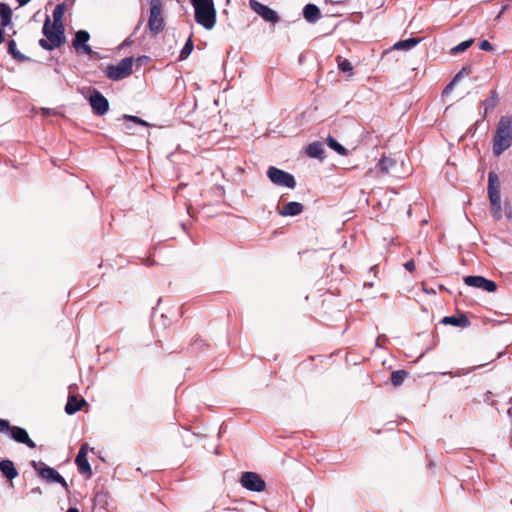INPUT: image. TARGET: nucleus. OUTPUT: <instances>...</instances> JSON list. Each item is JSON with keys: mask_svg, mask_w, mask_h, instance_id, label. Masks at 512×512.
Wrapping results in <instances>:
<instances>
[{"mask_svg": "<svg viewBox=\"0 0 512 512\" xmlns=\"http://www.w3.org/2000/svg\"><path fill=\"white\" fill-rule=\"evenodd\" d=\"M84 405H86L84 398H78L75 395H70L65 405V412L69 415H72L81 410Z\"/></svg>", "mask_w": 512, "mask_h": 512, "instance_id": "obj_17", "label": "nucleus"}, {"mask_svg": "<svg viewBox=\"0 0 512 512\" xmlns=\"http://www.w3.org/2000/svg\"><path fill=\"white\" fill-rule=\"evenodd\" d=\"M1 26L6 27L11 23L12 10L6 3H0Z\"/></svg>", "mask_w": 512, "mask_h": 512, "instance_id": "obj_23", "label": "nucleus"}, {"mask_svg": "<svg viewBox=\"0 0 512 512\" xmlns=\"http://www.w3.org/2000/svg\"><path fill=\"white\" fill-rule=\"evenodd\" d=\"M472 43H473L472 39L464 41V42L460 43L459 45L453 47L451 49V53L457 54V53L464 52L466 49H468L472 45Z\"/></svg>", "mask_w": 512, "mask_h": 512, "instance_id": "obj_33", "label": "nucleus"}, {"mask_svg": "<svg viewBox=\"0 0 512 512\" xmlns=\"http://www.w3.org/2000/svg\"><path fill=\"white\" fill-rule=\"evenodd\" d=\"M327 145L331 149L336 151L339 155H342V156L348 155V150L345 147H343L340 143H338L337 140L334 139L332 136L327 137Z\"/></svg>", "mask_w": 512, "mask_h": 512, "instance_id": "obj_26", "label": "nucleus"}, {"mask_svg": "<svg viewBox=\"0 0 512 512\" xmlns=\"http://www.w3.org/2000/svg\"><path fill=\"white\" fill-rule=\"evenodd\" d=\"M512 145V118L502 116L499 119L493 138V154L500 156Z\"/></svg>", "mask_w": 512, "mask_h": 512, "instance_id": "obj_2", "label": "nucleus"}, {"mask_svg": "<svg viewBox=\"0 0 512 512\" xmlns=\"http://www.w3.org/2000/svg\"><path fill=\"white\" fill-rule=\"evenodd\" d=\"M8 53L16 60L23 62L27 60V57L20 53V51L17 49L16 42L14 40H10L8 42L7 47Z\"/></svg>", "mask_w": 512, "mask_h": 512, "instance_id": "obj_24", "label": "nucleus"}, {"mask_svg": "<svg viewBox=\"0 0 512 512\" xmlns=\"http://www.w3.org/2000/svg\"><path fill=\"white\" fill-rule=\"evenodd\" d=\"M4 41V31L2 27L0 26V44Z\"/></svg>", "mask_w": 512, "mask_h": 512, "instance_id": "obj_39", "label": "nucleus"}, {"mask_svg": "<svg viewBox=\"0 0 512 512\" xmlns=\"http://www.w3.org/2000/svg\"><path fill=\"white\" fill-rule=\"evenodd\" d=\"M464 283L467 286L482 289L487 292H495L497 289V285L494 281L486 279L483 276H466L464 277Z\"/></svg>", "mask_w": 512, "mask_h": 512, "instance_id": "obj_12", "label": "nucleus"}, {"mask_svg": "<svg viewBox=\"0 0 512 512\" xmlns=\"http://www.w3.org/2000/svg\"><path fill=\"white\" fill-rule=\"evenodd\" d=\"M303 16L306 21L315 23L321 18V11L315 4H307L303 9Z\"/></svg>", "mask_w": 512, "mask_h": 512, "instance_id": "obj_19", "label": "nucleus"}, {"mask_svg": "<svg viewBox=\"0 0 512 512\" xmlns=\"http://www.w3.org/2000/svg\"><path fill=\"white\" fill-rule=\"evenodd\" d=\"M194 7L195 21L207 30L216 24V9L213 0H190Z\"/></svg>", "mask_w": 512, "mask_h": 512, "instance_id": "obj_3", "label": "nucleus"}, {"mask_svg": "<svg viewBox=\"0 0 512 512\" xmlns=\"http://www.w3.org/2000/svg\"><path fill=\"white\" fill-rule=\"evenodd\" d=\"M19 4V6H24L28 4L31 0H16Z\"/></svg>", "mask_w": 512, "mask_h": 512, "instance_id": "obj_37", "label": "nucleus"}, {"mask_svg": "<svg viewBox=\"0 0 512 512\" xmlns=\"http://www.w3.org/2000/svg\"><path fill=\"white\" fill-rule=\"evenodd\" d=\"M306 153L311 158L323 159L324 146L321 142L315 141L307 146Z\"/></svg>", "mask_w": 512, "mask_h": 512, "instance_id": "obj_21", "label": "nucleus"}, {"mask_svg": "<svg viewBox=\"0 0 512 512\" xmlns=\"http://www.w3.org/2000/svg\"><path fill=\"white\" fill-rule=\"evenodd\" d=\"M452 375V373H450ZM460 375V372H457L455 374H453V376H459Z\"/></svg>", "mask_w": 512, "mask_h": 512, "instance_id": "obj_42", "label": "nucleus"}, {"mask_svg": "<svg viewBox=\"0 0 512 512\" xmlns=\"http://www.w3.org/2000/svg\"><path fill=\"white\" fill-rule=\"evenodd\" d=\"M162 0H150V15L148 19V29L153 35L163 31L165 22L162 16Z\"/></svg>", "mask_w": 512, "mask_h": 512, "instance_id": "obj_5", "label": "nucleus"}, {"mask_svg": "<svg viewBox=\"0 0 512 512\" xmlns=\"http://www.w3.org/2000/svg\"><path fill=\"white\" fill-rule=\"evenodd\" d=\"M267 176L270 181L277 186H284L290 189L296 187V180L294 176L277 167L270 166L267 170Z\"/></svg>", "mask_w": 512, "mask_h": 512, "instance_id": "obj_9", "label": "nucleus"}, {"mask_svg": "<svg viewBox=\"0 0 512 512\" xmlns=\"http://www.w3.org/2000/svg\"><path fill=\"white\" fill-rule=\"evenodd\" d=\"M66 512H79V510L75 507H70Z\"/></svg>", "mask_w": 512, "mask_h": 512, "instance_id": "obj_40", "label": "nucleus"}, {"mask_svg": "<svg viewBox=\"0 0 512 512\" xmlns=\"http://www.w3.org/2000/svg\"><path fill=\"white\" fill-rule=\"evenodd\" d=\"M405 268L409 271V272H413L415 270V262L414 260H409L407 261L405 264H404Z\"/></svg>", "mask_w": 512, "mask_h": 512, "instance_id": "obj_36", "label": "nucleus"}, {"mask_svg": "<svg viewBox=\"0 0 512 512\" xmlns=\"http://www.w3.org/2000/svg\"><path fill=\"white\" fill-rule=\"evenodd\" d=\"M470 73H471V68H470V67H464V68H462V70H461V71H459V72L455 75V77L453 78V80H452V81H451V82H450V83L445 87V89L443 90V94H447V93H449V92L452 90V88H453L454 84H455L456 82H458L460 78H462L464 75H469Z\"/></svg>", "mask_w": 512, "mask_h": 512, "instance_id": "obj_25", "label": "nucleus"}, {"mask_svg": "<svg viewBox=\"0 0 512 512\" xmlns=\"http://www.w3.org/2000/svg\"><path fill=\"white\" fill-rule=\"evenodd\" d=\"M89 103L96 115L102 116L109 110L108 100L96 89L91 92Z\"/></svg>", "mask_w": 512, "mask_h": 512, "instance_id": "obj_13", "label": "nucleus"}, {"mask_svg": "<svg viewBox=\"0 0 512 512\" xmlns=\"http://www.w3.org/2000/svg\"><path fill=\"white\" fill-rule=\"evenodd\" d=\"M304 207L299 202H288L286 205L283 206L281 210L278 211V213L281 216H296L303 212Z\"/></svg>", "mask_w": 512, "mask_h": 512, "instance_id": "obj_18", "label": "nucleus"}, {"mask_svg": "<svg viewBox=\"0 0 512 512\" xmlns=\"http://www.w3.org/2000/svg\"><path fill=\"white\" fill-rule=\"evenodd\" d=\"M145 57H138L137 61L141 62Z\"/></svg>", "mask_w": 512, "mask_h": 512, "instance_id": "obj_41", "label": "nucleus"}, {"mask_svg": "<svg viewBox=\"0 0 512 512\" xmlns=\"http://www.w3.org/2000/svg\"><path fill=\"white\" fill-rule=\"evenodd\" d=\"M66 12V5L64 3L56 5L55 9L53 10V21L51 24L55 26H64L63 23V16Z\"/></svg>", "mask_w": 512, "mask_h": 512, "instance_id": "obj_22", "label": "nucleus"}, {"mask_svg": "<svg viewBox=\"0 0 512 512\" xmlns=\"http://www.w3.org/2000/svg\"><path fill=\"white\" fill-rule=\"evenodd\" d=\"M408 372L406 370H396L391 374V383L397 387L400 386L404 380L408 377Z\"/></svg>", "mask_w": 512, "mask_h": 512, "instance_id": "obj_27", "label": "nucleus"}, {"mask_svg": "<svg viewBox=\"0 0 512 512\" xmlns=\"http://www.w3.org/2000/svg\"><path fill=\"white\" fill-rule=\"evenodd\" d=\"M32 466L42 479L46 480L47 482L58 483L66 491L69 490V486L66 480L54 468L46 466L43 462L36 461L32 462Z\"/></svg>", "mask_w": 512, "mask_h": 512, "instance_id": "obj_8", "label": "nucleus"}, {"mask_svg": "<svg viewBox=\"0 0 512 512\" xmlns=\"http://www.w3.org/2000/svg\"><path fill=\"white\" fill-rule=\"evenodd\" d=\"M133 62L134 59L132 57H126L116 65H109L107 67L106 76L114 81L130 76L132 73Z\"/></svg>", "mask_w": 512, "mask_h": 512, "instance_id": "obj_7", "label": "nucleus"}, {"mask_svg": "<svg viewBox=\"0 0 512 512\" xmlns=\"http://www.w3.org/2000/svg\"><path fill=\"white\" fill-rule=\"evenodd\" d=\"M193 48H194L193 41L191 38H189L180 52L179 60L186 59L193 51Z\"/></svg>", "mask_w": 512, "mask_h": 512, "instance_id": "obj_32", "label": "nucleus"}, {"mask_svg": "<svg viewBox=\"0 0 512 512\" xmlns=\"http://www.w3.org/2000/svg\"><path fill=\"white\" fill-rule=\"evenodd\" d=\"M0 471L9 480H12L18 476V471L15 468L14 463L8 459L0 461Z\"/></svg>", "mask_w": 512, "mask_h": 512, "instance_id": "obj_20", "label": "nucleus"}, {"mask_svg": "<svg viewBox=\"0 0 512 512\" xmlns=\"http://www.w3.org/2000/svg\"><path fill=\"white\" fill-rule=\"evenodd\" d=\"M32 493H36V494H41L42 493V490L40 487H36V488H33L31 490Z\"/></svg>", "mask_w": 512, "mask_h": 512, "instance_id": "obj_38", "label": "nucleus"}, {"mask_svg": "<svg viewBox=\"0 0 512 512\" xmlns=\"http://www.w3.org/2000/svg\"><path fill=\"white\" fill-rule=\"evenodd\" d=\"M336 62L338 65V69L340 71L349 72L350 75H353V66L348 59L343 58L342 56L338 55V56H336Z\"/></svg>", "mask_w": 512, "mask_h": 512, "instance_id": "obj_28", "label": "nucleus"}, {"mask_svg": "<svg viewBox=\"0 0 512 512\" xmlns=\"http://www.w3.org/2000/svg\"><path fill=\"white\" fill-rule=\"evenodd\" d=\"M240 483L245 489L253 492H262L266 488L265 481L256 472H243Z\"/></svg>", "mask_w": 512, "mask_h": 512, "instance_id": "obj_10", "label": "nucleus"}, {"mask_svg": "<svg viewBox=\"0 0 512 512\" xmlns=\"http://www.w3.org/2000/svg\"><path fill=\"white\" fill-rule=\"evenodd\" d=\"M487 192L491 203L493 217L499 220L502 216L500 181L498 175L493 171L488 174Z\"/></svg>", "mask_w": 512, "mask_h": 512, "instance_id": "obj_4", "label": "nucleus"}, {"mask_svg": "<svg viewBox=\"0 0 512 512\" xmlns=\"http://www.w3.org/2000/svg\"><path fill=\"white\" fill-rule=\"evenodd\" d=\"M90 39V34L85 30H79L75 34V38L72 41V46L78 51L82 52L86 55H91L93 53L92 48L86 43Z\"/></svg>", "mask_w": 512, "mask_h": 512, "instance_id": "obj_14", "label": "nucleus"}, {"mask_svg": "<svg viewBox=\"0 0 512 512\" xmlns=\"http://www.w3.org/2000/svg\"><path fill=\"white\" fill-rule=\"evenodd\" d=\"M479 48L484 51H492L493 45L488 40H482L479 44Z\"/></svg>", "mask_w": 512, "mask_h": 512, "instance_id": "obj_34", "label": "nucleus"}, {"mask_svg": "<svg viewBox=\"0 0 512 512\" xmlns=\"http://www.w3.org/2000/svg\"><path fill=\"white\" fill-rule=\"evenodd\" d=\"M42 33L45 38L39 40V45L44 50L52 51L66 43L65 27L51 24L49 16L44 21Z\"/></svg>", "mask_w": 512, "mask_h": 512, "instance_id": "obj_1", "label": "nucleus"}, {"mask_svg": "<svg viewBox=\"0 0 512 512\" xmlns=\"http://www.w3.org/2000/svg\"><path fill=\"white\" fill-rule=\"evenodd\" d=\"M0 432L9 433L13 440L18 443L25 444L31 449L36 447L35 442L30 439L27 431L24 428L11 426L8 420L0 419Z\"/></svg>", "mask_w": 512, "mask_h": 512, "instance_id": "obj_6", "label": "nucleus"}, {"mask_svg": "<svg viewBox=\"0 0 512 512\" xmlns=\"http://www.w3.org/2000/svg\"><path fill=\"white\" fill-rule=\"evenodd\" d=\"M396 164L395 160L390 158V157H386V156H383L378 165L380 167V170L382 173L384 174H388L390 173V170L391 168Z\"/></svg>", "mask_w": 512, "mask_h": 512, "instance_id": "obj_29", "label": "nucleus"}, {"mask_svg": "<svg viewBox=\"0 0 512 512\" xmlns=\"http://www.w3.org/2000/svg\"><path fill=\"white\" fill-rule=\"evenodd\" d=\"M75 463L78 467V471L82 475H86L87 478H90L92 475L91 466L87 460V445H82L76 458Z\"/></svg>", "mask_w": 512, "mask_h": 512, "instance_id": "obj_15", "label": "nucleus"}, {"mask_svg": "<svg viewBox=\"0 0 512 512\" xmlns=\"http://www.w3.org/2000/svg\"><path fill=\"white\" fill-rule=\"evenodd\" d=\"M127 119L141 125H146V122L137 116H125Z\"/></svg>", "mask_w": 512, "mask_h": 512, "instance_id": "obj_35", "label": "nucleus"}, {"mask_svg": "<svg viewBox=\"0 0 512 512\" xmlns=\"http://www.w3.org/2000/svg\"><path fill=\"white\" fill-rule=\"evenodd\" d=\"M442 322L446 325L466 328L469 327L471 322L464 313L445 317Z\"/></svg>", "mask_w": 512, "mask_h": 512, "instance_id": "obj_16", "label": "nucleus"}, {"mask_svg": "<svg viewBox=\"0 0 512 512\" xmlns=\"http://www.w3.org/2000/svg\"><path fill=\"white\" fill-rule=\"evenodd\" d=\"M499 102V96L496 90L491 91L489 99H486L483 104L485 105V114L489 109L494 108Z\"/></svg>", "mask_w": 512, "mask_h": 512, "instance_id": "obj_30", "label": "nucleus"}, {"mask_svg": "<svg viewBox=\"0 0 512 512\" xmlns=\"http://www.w3.org/2000/svg\"><path fill=\"white\" fill-rule=\"evenodd\" d=\"M419 42V39L416 38H409L406 40H401L395 44V48L397 49H411Z\"/></svg>", "mask_w": 512, "mask_h": 512, "instance_id": "obj_31", "label": "nucleus"}, {"mask_svg": "<svg viewBox=\"0 0 512 512\" xmlns=\"http://www.w3.org/2000/svg\"><path fill=\"white\" fill-rule=\"evenodd\" d=\"M249 6L252 11L261 16L267 22L275 24L280 20L276 11L257 0H249Z\"/></svg>", "mask_w": 512, "mask_h": 512, "instance_id": "obj_11", "label": "nucleus"}]
</instances>
